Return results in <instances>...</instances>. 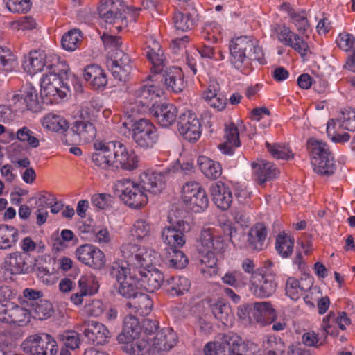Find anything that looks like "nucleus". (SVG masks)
I'll return each mask as SVG.
<instances>
[{"label":"nucleus","instance_id":"f257e3e1","mask_svg":"<svg viewBox=\"0 0 355 355\" xmlns=\"http://www.w3.org/2000/svg\"><path fill=\"white\" fill-rule=\"evenodd\" d=\"M165 183L164 173L148 171L140 175L138 183L130 179L118 180L114 194L130 208L139 209L148 203V199L146 192L158 194L164 188Z\"/></svg>","mask_w":355,"mask_h":355},{"label":"nucleus","instance_id":"f03ea898","mask_svg":"<svg viewBox=\"0 0 355 355\" xmlns=\"http://www.w3.org/2000/svg\"><path fill=\"white\" fill-rule=\"evenodd\" d=\"M95 152L92 155L94 164L103 169L133 171L138 166V157L129 152L120 141H97L94 144Z\"/></svg>","mask_w":355,"mask_h":355},{"label":"nucleus","instance_id":"7ed1b4c3","mask_svg":"<svg viewBox=\"0 0 355 355\" xmlns=\"http://www.w3.org/2000/svg\"><path fill=\"white\" fill-rule=\"evenodd\" d=\"M229 49L231 62L237 69L242 67L246 59L257 61L261 64L266 63L264 54L258 42L249 37L241 36L232 40Z\"/></svg>","mask_w":355,"mask_h":355},{"label":"nucleus","instance_id":"20e7f679","mask_svg":"<svg viewBox=\"0 0 355 355\" xmlns=\"http://www.w3.org/2000/svg\"><path fill=\"white\" fill-rule=\"evenodd\" d=\"M126 10L131 12L132 17L135 18L139 15L141 8L125 6L120 0L106 1L98 8L99 17L105 23L112 24L113 28H116L118 33L128 26V22L125 15Z\"/></svg>","mask_w":355,"mask_h":355},{"label":"nucleus","instance_id":"39448f33","mask_svg":"<svg viewBox=\"0 0 355 355\" xmlns=\"http://www.w3.org/2000/svg\"><path fill=\"white\" fill-rule=\"evenodd\" d=\"M245 343L237 334H219L217 340L207 343L203 349L205 355H245Z\"/></svg>","mask_w":355,"mask_h":355},{"label":"nucleus","instance_id":"423d86ee","mask_svg":"<svg viewBox=\"0 0 355 355\" xmlns=\"http://www.w3.org/2000/svg\"><path fill=\"white\" fill-rule=\"evenodd\" d=\"M124 121L123 126L132 132V138L136 144L143 149L154 148L158 143L157 128L149 120L139 119Z\"/></svg>","mask_w":355,"mask_h":355},{"label":"nucleus","instance_id":"0eeeda50","mask_svg":"<svg viewBox=\"0 0 355 355\" xmlns=\"http://www.w3.org/2000/svg\"><path fill=\"white\" fill-rule=\"evenodd\" d=\"M312 168L320 175L334 174L336 166L333 155L327 142L312 137Z\"/></svg>","mask_w":355,"mask_h":355},{"label":"nucleus","instance_id":"6e6552de","mask_svg":"<svg viewBox=\"0 0 355 355\" xmlns=\"http://www.w3.org/2000/svg\"><path fill=\"white\" fill-rule=\"evenodd\" d=\"M275 309L269 302L244 304L238 307L237 315L241 320H248L250 323L266 324L270 323L266 320L268 316L275 320Z\"/></svg>","mask_w":355,"mask_h":355},{"label":"nucleus","instance_id":"1a4fd4ad","mask_svg":"<svg viewBox=\"0 0 355 355\" xmlns=\"http://www.w3.org/2000/svg\"><path fill=\"white\" fill-rule=\"evenodd\" d=\"M182 199L187 207L195 213H200L209 206L208 196L197 182H187L183 186Z\"/></svg>","mask_w":355,"mask_h":355},{"label":"nucleus","instance_id":"9d476101","mask_svg":"<svg viewBox=\"0 0 355 355\" xmlns=\"http://www.w3.org/2000/svg\"><path fill=\"white\" fill-rule=\"evenodd\" d=\"M25 354L29 355H55L58 352L56 341L47 334L28 336L21 344Z\"/></svg>","mask_w":355,"mask_h":355},{"label":"nucleus","instance_id":"9b49d317","mask_svg":"<svg viewBox=\"0 0 355 355\" xmlns=\"http://www.w3.org/2000/svg\"><path fill=\"white\" fill-rule=\"evenodd\" d=\"M76 256L81 263L94 270H100L105 266L106 258L103 252L92 244L79 246Z\"/></svg>","mask_w":355,"mask_h":355},{"label":"nucleus","instance_id":"f8f14e48","mask_svg":"<svg viewBox=\"0 0 355 355\" xmlns=\"http://www.w3.org/2000/svg\"><path fill=\"white\" fill-rule=\"evenodd\" d=\"M107 65L116 79L124 82L128 79L132 71L131 60L123 51L116 49Z\"/></svg>","mask_w":355,"mask_h":355},{"label":"nucleus","instance_id":"ddd939ff","mask_svg":"<svg viewBox=\"0 0 355 355\" xmlns=\"http://www.w3.org/2000/svg\"><path fill=\"white\" fill-rule=\"evenodd\" d=\"M178 125L180 134L189 142H195L201 135L199 119L190 111L180 116Z\"/></svg>","mask_w":355,"mask_h":355},{"label":"nucleus","instance_id":"4468645a","mask_svg":"<svg viewBox=\"0 0 355 355\" xmlns=\"http://www.w3.org/2000/svg\"><path fill=\"white\" fill-rule=\"evenodd\" d=\"M33 258L28 253L15 252L8 254L4 261L5 268L12 275L32 273Z\"/></svg>","mask_w":355,"mask_h":355},{"label":"nucleus","instance_id":"2eb2a0df","mask_svg":"<svg viewBox=\"0 0 355 355\" xmlns=\"http://www.w3.org/2000/svg\"><path fill=\"white\" fill-rule=\"evenodd\" d=\"M250 290L257 297L267 298L272 296L276 291L277 283L275 276L272 272L261 273L257 279L250 280Z\"/></svg>","mask_w":355,"mask_h":355},{"label":"nucleus","instance_id":"dca6fc26","mask_svg":"<svg viewBox=\"0 0 355 355\" xmlns=\"http://www.w3.org/2000/svg\"><path fill=\"white\" fill-rule=\"evenodd\" d=\"M161 93L162 89L155 85H144L135 92V104L140 112L148 110L150 112L153 107L157 105L154 103V100L159 97Z\"/></svg>","mask_w":355,"mask_h":355},{"label":"nucleus","instance_id":"f3484780","mask_svg":"<svg viewBox=\"0 0 355 355\" xmlns=\"http://www.w3.org/2000/svg\"><path fill=\"white\" fill-rule=\"evenodd\" d=\"M83 334L92 345H103L107 343L110 338V332L107 328L96 321H85L82 325Z\"/></svg>","mask_w":355,"mask_h":355},{"label":"nucleus","instance_id":"a211bd4d","mask_svg":"<svg viewBox=\"0 0 355 355\" xmlns=\"http://www.w3.org/2000/svg\"><path fill=\"white\" fill-rule=\"evenodd\" d=\"M162 74H155V80L164 82L168 89H171L174 92H180L183 90L185 87L184 76L180 68L172 67L162 71Z\"/></svg>","mask_w":355,"mask_h":355},{"label":"nucleus","instance_id":"6ab92c4d","mask_svg":"<svg viewBox=\"0 0 355 355\" xmlns=\"http://www.w3.org/2000/svg\"><path fill=\"white\" fill-rule=\"evenodd\" d=\"M16 297V293L8 286L0 287V322L11 324V319L15 307L12 300Z\"/></svg>","mask_w":355,"mask_h":355},{"label":"nucleus","instance_id":"aec40b11","mask_svg":"<svg viewBox=\"0 0 355 355\" xmlns=\"http://www.w3.org/2000/svg\"><path fill=\"white\" fill-rule=\"evenodd\" d=\"M150 113L156 119L160 126L168 128L176 122L178 110L173 104L162 103L153 107Z\"/></svg>","mask_w":355,"mask_h":355},{"label":"nucleus","instance_id":"412c9836","mask_svg":"<svg viewBox=\"0 0 355 355\" xmlns=\"http://www.w3.org/2000/svg\"><path fill=\"white\" fill-rule=\"evenodd\" d=\"M210 193L216 206L223 210H227L232 203V193L230 188L221 181L214 183L210 187Z\"/></svg>","mask_w":355,"mask_h":355},{"label":"nucleus","instance_id":"4be33fe9","mask_svg":"<svg viewBox=\"0 0 355 355\" xmlns=\"http://www.w3.org/2000/svg\"><path fill=\"white\" fill-rule=\"evenodd\" d=\"M67 80L58 78L55 75L51 77H42L40 83L41 98L43 99V96H55L58 95L61 98L65 96L66 94L61 91V88L64 87L69 90Z\"/></svg>","mask_w":355,"mask_h":355},{"label":"nucleus","instance_id":"5701e85b","mask_svg":"<svg viewBox=\"0 0 355 355\" xmlns=\"http://www.w3.org/2000/svg\"><path fill=\"white\" fill-rule=\"evenodd\" d=\"M209 302V308L214 316L223 324H231L234 320V315L230 305L223 298H218L213 301L211 298L207 300Z\"/></svg>","mask_w":355,"mask_h":355},{"label":"nucleus","instance_id":"b1692460","mask_svg":"<svg viewBox=\"0 0 355 355\" xmlns=\"http://www.w3.org/2000/svg\"><path fill=\"white\" fill-rule=\"evenodd\" d=\"M141 328L138 319L132 315L125 317L121 332L117 336L119 343L139 338Z\"/></svg>","mask_w":355,"mask_h":355},{"label":"nucleus","instance_id":"393cba45","mask_svg":"<svg viewBox=\"0 0 355 355\" xmlns=\"http://www.w3.org/2000/svg\"><path fill=\"white\" fill-rule=\"evenodd\" d=\"M137 275L142 289L149 293L159 289L164 281V274L157 269L147 272L139 271Z\"/></svg>","mask_w":355,"mask_h":355},{"label":"nucleus","instance_id":"a878e982","mask_svg":"<svg viewBox=\"0 0 355 355\" xmlns=\"http://www.w3.org/2000/svg\"><path fill=\"white\" fill-rule=\"evenodd\" d=\"M178 342V336L171 328L159 331L153 340V347L157 352L168 351Z\"/></svg>","mask_w":355,"mask_h":355},{"label":"nucleus","instance_id":"bb28decb","mask_svg":"<svg viewBox=\"0 0 355 355\" xmlns=\"http://www.w3.org/2000/svg\"><path fill=\"white\" fill-rule=\"evenodd\" d=\"M224 138L225 141L219 144L218 148L223 153L232 155L234 148L241 145L238 128L233 122L225 124Z\"/></svg>","mask_w":355,"mask_h":355},{"label":"nucleus","instance_id":"cd10ccee","mask_svg":"<svg viewBox=\"0 0 355 355\" xmlns=\"http://www.w3.org/2000/svg\"><path fill=\"white\" fill-rule=\"evenodd\" d=\"M252 167L259 185H263L266 182L273 180L279 173L272 164L264 160H261L260 163L252 162Z\"/></svg>","mask_w":355,"mask_h":355},{"label":"nucleus","instance_id":"c85d7f7f","mask_svg":"<svg viewBox=\"0 0 355 355\" xmlns=\"http://www.w3.org/2000/svg\"><path fill=\"white\" fill-rule=\"evenodd\" d=\"M46 55L44 52L39 51H31L28 58L24 61L23 66L24 70L31 75L44 70L46 67Z\"/></svg>","mask_w":355,"mask_h":355},{"label":"nucleus","instance_id":"c756f323","mask_svg":"<svg viewBox=\"0 0 355 355\" xmlns=\"http://www.w3.org/2000/svg\"><path fill=\"white\" fill-rule=\"evenodd\" d=\"M126 306L132 309L137 314L146 316L150 313L153 307V302L148 294L141 291L137 294V297L127 302Z\"/></svg>","mask_w":355,"mask_h":355},{"label":"nucleus","instance_id":"7c9ffc66","mask_svg":"<svg viewBox=\"0 0 355 355\" xmlns=\"http://www.w3.org/2000/svg\"><path fill=\"white\" fill-rule=\"evenodd\" d=\"M72 133L80 141L88 143L94 139L96 135V130L94 124H88L74 122L68 134Z\"/></svg>","mask_w":355,"mask_h":355},{"label":"nucleus","instance_id":"2f4dec72","mask_svg":"<svg viewBox=\"0 0 355 355\" xmlns=\"http://www.w3.org/2000/svg\"><path fill=\"white\" fill-rule=\"evenodd\" d=\"M198 164L202 173L209 179L216 180L222 174L220 164L206 156L198 157Z\"/></svg>","mask_w":355,"mask_h":355},{"label":"nucleus","instance_id":"473e14b6","mask_svg":"<svg viewBox=\"0 0 355 355\" xmlns=\"http://www.w3.org/2000/svg\"><path fill=\"white\" fill-rule=\"evenodd\" d=\"M267 236V230L263 223L252 226L248 233L249 245L254 250H261Z\"/></svg>","mask_w":355,"mask_h":355},{"label":"nucleus","instance_id":"72a5a7b5","mask_svg":"<svg viewBox=\"0 0 355 355\" xmlns=\"http://www.w3.org/2000/svg\"><path fill=\"white\" fill-rule=\"evenodd\" d=\"M142 288L137 275H130L128 279L119 286L118 293L123 297L132 300L141 292Z\"/></svg>","mask_w":355,"mask_h":355},{"label":"nucleus","instance_id":"f704fd0d","mask_svg":"<svg viewBox=\"0 0 355 355\" xmlns=\"http://www.w3.org/2000/svg\"><path fill=\"white\" fill-rule=\"evenodd\" d=\"M29 312L35 319L42 320L50 318L53 315L54 308L50 301L40 299L37 302H31V309Z\"/></svg>","mask_w":355,"mask_h":355},{"label":"nucleus","instance_id":"c9c22d12","mask_svg":"<svg viewBox=\"0 0 355 355\" xmlns=\"http://www.w3.org/2000/svg\"><path fill=\"white\" fill-rule=\"evenodd\" d=\"M121 344H123L122 351L130 355H145L150 349L149 340L146 338H139Z\"/></svg>","mask_w":355,"mask_h":355},{"label":"nucleus","instance_id":"e433bc0d","mask_svg":"<svg viewBox=\"0 0 355 355\" xmlns=\"http://www.w3.org/2000/svg\"><path fill=\"white\" fill-rule=\"evenodd\" d=\"M19 231L13 226L0 225V250L11 248L17 242Z\"/></svg>","mask_w":355,"mask_h":355},{"label":"nucleus","instance_id":"4c0bfd02","mask_svg":"<svg viewBox=\"0 0 355 355\" xmlns=\"http://www.w3.org/2000/svg\"><path fill=\"white\" fill-rule=\"evenodd\" d=\"M175 227L179 228L178 232L175 234V236H173V241L168 243V245L170 246L171 250L178 249V248L182 247L186 242V238L184 234L189 232L191 226L190 223L184 220H181V221L175 222Z\"/></svg>","mask_w":355,"mask_h":355},{"label":"nucleus","instance_id":"58836bf2","mask_svg":"<svg viewBox=\"0 0 355 355\" xmlns=\"http://www.w3.org/2000/svg\"><path fill=\"white\" fill-rule=\"evenodd\" d=\"M130 271L128 262L119 260L113 262L110 266V275L121 285L128 279V275Z\"/></svg>","mask_w":355,"mask_h":355},{"label":"nucleus","instance_id":"ea45409f","mask_svg":"<svg viewBox=\"0 0 355 355\" xmlns=\"http://www.w3.org/2000/svg\"><path fill=\"white\" fill-rule=\"evenodd\" d=\"M139 250V245L132 243H124L121 246V252L125 259L130 261L136 260L138 264L143 266L147 263Z\"/></svg>","mask_w":355,"mask_h":355},{"label":"nucleus","instance_id":"a19ab883","mask_svg":"<svg viewBox=\"0 0 355 355\" xmlns=\"http://www.w3.org/2000/svg\"><path fill=\"white\" fill-rule=\"evenodd\" d=\"M293 246L294 239L288 236L285 233L277 236L275 248L282 257H288L293 251Z\"/></svg>","mask_w":355,"mask_h":355},{"label":"nucleus","instance_id":"79ce46f5","mask_svg":"<svg viewBox=\"0 0 355 355\" xmlns=\"http://www.w3.org/2000/svg\"><path fill=\"white\" fill-rule=\"evenodd\" d=\"M173 21L177 30L187 31L191 30L195 26V19L189 12L180 11L174 13Z\"/></svg>","mask_w":355,"mask_h":355},{"label":"nucleus","instance_id":"37998d69","mask_svg":"<svg viewBox=\"0 0 355 355\" xmlns=\"http://www.w3.org/2000/svg\"><path fill=\"white\" fill-rule=\"evenodd\" d=\"M155 46L157 48V51L154 48L150 49L146 53V57L153 64L152 71L157 75L162 72L165 64L163 51L160 49L158 44H156Z\"/></svg>","mask_w":355,"mask_h":355},{"label":"nucleus","instance_id":"c03bdc74","mask_svg":"<svg viewBox=\"0 0 355 355\" xmlns=\"http://www.w3.org/2000/svg\"><path fill=\"white\" fill-rule=\"evenodd\" d=\"M43 125L49 130L60 132H68L69 126L67 121L59 116H47L44 118ZM68 133L66 134V135Z\"/></svg>","mask_w":355,"mask_h":355},{"label":"nucleus","instance_id":"a18cd8bd","mask_svg":"<svg viewBox=\"0 0 355 355\" xmlns=\"http://www.w3.org/2000/svg\"><path fill=\"white\" fill-rule=\"evenodd\" d=\"M17 345L11 333L3 331L0 333V351L2 355H19L16 352Z\"/></svg>","mask_w":355,"mask_h":355},{"label":"nucleus","instance_id":"49530a36","mask_svg":"<svg viewBox=\"0 0 355 355\" xmlns=\"http://www.w3.org/2000/svg\"><path fill=\"white\" fill-rule=\"evenodd\" d=\"M337 128H339L338 121L333 119L329 120L325 130L331 140L334 143L340 144L348 141L350 139V135L347 132L340 134L337 132Z\"/></svg>","mask_w":355,"mask_h":355},{"label":"nucleus","instance_id":"de8ad7c7","mask_svg":"<svg viewBox=\"0 0 355 355\" xmlns=\"http://www.w3.org/2000/svg\"><path fill=\"white\" fill-rule=\"evenodd\" d=\"M81 32L79 29H72L64 33L62 37L61 44L65 50L73 51L78 48L80 41Z\"/></svg>","mask_w":355,"mask_h":355},{"label":"nucleus","instance_id":"09e8293b","mask_svg":"<svg viewBox=\"0 0 355 355\" xmlns=\"http://www.w3.org/2000/svg\"><path fill=\"white\" fill-rule=\"evenodd\" d=\"M24 101L26 103V107L28 110H32L34 112H37L40 110V101L37 96L36 89L31 83L26 85Z\"/></svg>","mask_w":355,"mask_h":355},{"label":"nucleus","instance_id":"8fccbe9b","mask_svg":"<svg viewBox=\"0 0 355 355\" xmlns=\"http://www.w3.org/2000/svg\"><path fill=\"white\" fill-rule=\"evenodd\" d=\"M338 121V128H342L349 131L355 130V109L348 107L341 112V115Z\"/></svg>","mask_w":355,"mask_h":355},{"label":"nucleus","instance_id":"3c124183","mask_svg":"<svg viewBox=\"0 0 355 355\" xmlns=\"http://www.w3.org/2000/svg\"><path fill=\"white\" fill-rule=\"evenodd\" d=\"M266 147L270 155L275 159L288 160L289 159H293L294 157V154L290 148H286L285 146H282L279 144H272L269 142H266Z\"/></svg>","mask_w":355,"mask_h":355},{"label":"nucleus","instance_id":"603ef678","mask_svg":"<svg viewBox=\"0 0 355 355\" xmlns=\"http://www.w3.org/2000/svg\"><path fill=\"white\" fill-rule=\"evenodd\" d=\"M30 318L31 312L15 303L11 324L18 325L19 327H24L30 322Z\"/></svg>","mask_w":355,"mask_h":355},{"label":"nucleus","instance_id":"864d4df0","mask_svg":"<svg viewBox=\"0 0 355 355\" xmlns=\"http://www.w3.org/2000/svg\"><path fill=\"white\" fill-rule=\"evenodd\" d=\"M47 259L51 260V257L48 255L38 256L32 259V272H36L37 276L41 278L49 275V268L46 265Z\"/></svg>","mask_w":355,"mask_h":355},{"label":"nucleus","instance_id":"5fc2aeb1","mask_svg":"<svg viewBox=\"0 0 355 355\" xmlns=\"http://www.w3.org/2000/svg\"><path fill=\"white\" fill-rule=\"evenodd\" d=\"M171 251L172 254L168 252V261L170 266L176 269L184 268L189 263L187 257L182 251L178 249L174 248L173 250H171Z\"/></svg>","mask_w":355,"mask_h":355},{"label":"nucleus","instance_id":"6e6d98bb","mask_svg":"<svg viewBox=\"0 0 355 355\" xmlns=\"http://www.w3.org/2000/svg\"><path fill=\"white\" fill-rule=\"evenodd\" d=\"M151 233V225L145 220H138L133 225L131 229V234L137 239H143L148 237Z\"/></svg>","mask_w":355,"mask_h":355},{"label":"nucleus","instance_id":"4d7b16f0","mask_svg":"<svg viewBox=\"0 0 355 355\" xmlns=\"http://www.w3.org/2000/svg\"><path fill=\"white\" fill-rule=\"evenodd\" d=\"M334 315V312L331 311L330 313L324 318L323 320V331H322V335L320 337H319V335L312 331V347H318L319 346L322 345L327 339L328 334L333 335V332L330 331L331 327L327 324V322L329 320L330 318Z\"/></svg>","mask_w":355,"mask_h":355},{"label":"nucleus","instance_id":"13d9d810","mask_svg":"<svg viewBox=\"0 0 355 355\" xmlns=\"http://www.w3.org/2000/svg\"><path fill=\"white\" fill-rule=\"evenodd\" d=\"M46 69L48 70V73H46L43 77H51L55 75L58 78L64 80L68 79V71L69 70V67L64 63L61 62L58 63V64H47Z\"/></svg>","mask_w":355,"mask_h":355},{"label":"nucleus","instance_id":"bf43d9fd","mask_svg":"<svg viewBox=\"0 0 355 355\" xmlns=\"http://www.w3.org/2000/svg\"><path fill=\"white\" fill-rule=\"evenodd\" d=\"M16 138L22 142H27L32 148H37L40 145V141L33 135V132L24 126L16 132Z\"/></svg>","mask_w":355,"mask_h":355},{"label":"nucleus","instance_id":"052dcab7","mask_svg":"<svg viewBox=\"0 0 355 355\" xmlns=\"http://www.w3.org/2000/svg\"><path fill=\"white\" fill-rule=\"evenodd\" d=\"M286 295L293 300H298L303 293L300 288V282L295 277H288L285 286Z\"/></svg>","mask_w":355,"mask_h":355},{"label":"nucleus","instance_id":"680f3d73","mask_svg":"<svg viewBox=\"0 0 355 355\" xmlns=\"http://www.w3.org/2000/svg\"><path fill=\"white\" fill-rule=\"evenodd\" d=\"M190 288V282L187 278L180 277L173 286L167 288L168 293L171 295L180 296L184 291H188Z\"/></svg>","mask_w":355,"mask_h":355},{"label":"nucleus","instance_id":"e2e57ef3","mask_svg":"<svg viewBox=\"0 0 355 355\" xmlns=\"http://www.w3.org/2000/svg\"><path fill=\"white\" fill-rule=\"evenodd\" d=\"M7 8L12 12H27L31 8V0H4Z\"/></svg>","mask_w":355,"mask_h":355},{"label":"nucleus","instance_id":"0e129e2a","mask_svg":"<svg viewBox=\"0 0 355 355\" xmlns=\"http://www.w3.org/2000/svg\"><path fill=\"white\" fill-rule=\"evenodd\" d=\"M211 229H203L201 230L199 239L197 240L196 250L197 251L205 250H210L212 241L214 239Z\"/></svg>","mask_w":355,"mask_h":355},{"label":"nucleus","instance_id":"69168bd1","mask_svg":"<svg viewBox=\"0 0 355 355\" xmlns=\"http://www.w3.org/2000/svg\"><path fill=\"white\" fill-rule=\"evenodd\" d=\"M114 198L107 193L95 194L92 198L93 205L99 209H105L109 207L113 202Z\"/></svg>","mask_w":355,"mask_h":355},{"label":"nucleus","instance_id":"338daca9","mask_svg":"<svg viewBox=\"0 0 355 355\" xmlns=\"http://www.w3.org/2000/svg\"><path fill=\"white\" fill-rule=\"evenodd\" d=\"M267 349L268 355H279L284 352V343L281 338L270 337L267 340Z\"/></svg>","mask_w":355,"mask_h":355},{"label":"nucleus","instance_id":"774afa93","mask_svg":"<svg viewBox=\"0 0 355 355\" xmlns=\"http://www.w3.org/2000/svg\"><path fill=\"white\" fill-rule=\"evenodd\" d=\"M303 344L298 343L294 347L290 349V352L294 355H311L309 349H306L304 346H311V333L306 332L302 336Z\"/></svg>","mask_w":355,"mask_h":355}]
</instances>
